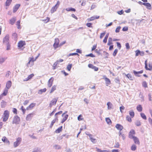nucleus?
<instances>
[{
	"mask_svg": "<svg viewBox=\"0 0 152 152\" xmlns=\"http://www.w3.org/2000/svg\"><path fill=\"white\" fill-rule=\"evenodd\" d=\"M12 86V82L11 81L9 80L7 82L6 84V88L7 89H9Z\"/></svg>",
	"mask_w": 152,
	"mask_h": 152,
	"instance_id": "obj_17",
	"label": "nucleus"
},
{
	"mask_svg": "<svg viewBox=\"0 0 152 152\" xmlns=\"http://www.w3.org/2000/svg\"><path fill=\"white\" fill-rule=\"evenodd\" d=\"M62 128V126L60 127L56 130L55 132L56 133H59L61 131Z\"/></svg>",
	"mask_w": 152,
	"mask_h": 152,
	"instance_id": "obj_35",
	"label": "nucleus"
},
{
	"mask_svg": "<svg viewBox=\"0 0 152 152\" xmlns=\"http://www.w3.org/2000/svg\"><path fill=\"white\" fill-rule=\"evenodd\" d=\"M147 60H146L145 61V68L146 70H151V69H149V68H148V64L147 63Z\"/></svg>",
	"mask_w": 152,
	"mask_h": 152,
	"instance_id": "obj_44",
	"label": "nucleus"
},
{
	"mask_svg": "<svg viewBox=\"0 0 152 152\" xmlns=\"http://www.w3.org/2000/svg\"><path fill=\"white\" fill-rule=\"evenodd\" d=\"M6 102L4 100H2L1 102V108H4L5 107L6 104Z\"/></svg>",
	"mask_w": 152,
	"mask_h": 152,
	"instance_id": "obj_23",
	"label": "nucleus"
},
{
	"mask_svg": "<svg viewBox=\"0 0 152 152\" xmlns=\"http://www.w3.org/2000/svg\"><path fill=\"white\" fill-rule=\"evenodd\" d=\"M86 134L88 135L90 139L91 140V141L93 143H96V139L95 138H94L92 137V135L91 134H87L86 133Z\"/></svg>",
	"mask_w": 152,
	"mask_h": 152,
	"instance_id": "obj_10",
	"label": "nucleus"
},
{
	"mask_svg": "<svg viewBox=\"0 0 152 152\" xmlns=\"http://www.w3.org/2000/svg\"><path fill=\"white\" fill-rule=\"evenodd\" d=\"M68 117V115L66 114V115L62 119V120L61 121L62 123H64L67 119Z\"/></svg>",
	"mask_w": 152,
	"mask_h": 152,
	"instance_id": "obj_26",
	"label": "nucleus"
},
{
	"mask_svg": "<svg viewBox=\"0 0 152 152\" xmlns=\"http://www.w3.org/2000/svg\"><path fill=\"white\" fill-rule=\"evenodd\" d=\"M137 109L139 112H141L142 110V107L140 105H138L137 107Z\"/></svg>",
	"mask_w": 152,
	"mask_h": 152,
	"instance_id": "obj_29",
	"label": "nucleus"
},
{
	"mask_svg": "<svg viewBox=\"0 0 152 152\" xmlns=\"http://www.w3.org/2000/svg\"><path fill=\"white\" fill-rule=\"evenodd\" d=\"M105 120L107 123L109 124H110L112 123L110 119L109 118H106Z\"/></svg>",
	"mask_w": 152,
	"mask_h": 152,
	"instance_id": "obj_43",
	"label": "nucleus"
},
{
	"mask_svg": "<svg viewBox=\"0 0 152 152\" xmlns=\"http://www.w3.org/2000/svg\"><path fill=\"white\" fill-rule=\"evenodd\" d=\"M125 107L124 106H121L120 107V112L122 113L123 112V110H124Z\"/></svg>",
	"mask_w": 152,
	"mask_h": 152,
	"instance_id": "obj_54",
	"label": "nucleus"
},
{
	"mask_svg": "<svg viewBox=\"0 0 152 152\" xmlns=\"http://www.w3.org/2000/svg\"><path fill=\"white\" fill-rule=\"evenodd\" d=\"M66 10L67 11H72L75 12L76 10L75 9L72 7H68L66 9Z\"/></svg>",
	"mask_w": 152,
	"mask_h": 152,
	"instance_id": "obj_28",
	"label": "nucleus"
},
{
	"mask_svg": "<svg viewBox=\"0 0 152 152\" xmlns=\"http://www.w3.org/2000/svg\"><path fill=\"white\" fill-rule=\"evenodd\" d=\"M21 141V138L18 137L16 141L14 142V146L15 147L18 146L20 144Z\"/></svg>",
	"mask_w": 152,
	"mask_h": 152,
	"instance_id": "obj_6",
	"label": "nucleus"
},
{
	"mask_svg": "<svg viewBox=\"0 0 152 152\" xmlns=\"http://www.w3.org/2000/svg\"><path fill=\"white\" fill-rule=\"evenodd\" d=\"M143 72V70H141L139 72H137L135 70L133 71V73L136 76L140 77V76L139 75V74H142Z\"/></svg>",
	"mask_w": 152,
	"mask_h": 152,
	"instance_id": "obj_13",
	"label": "nucleus"
},
{
	"mask_svg": "<svg viewBox=\"0 0 152 152\" xmlns=\"http://www.w3.org/2000/svg\"><path fill=\"white\" fill-rule=\"evenodd\" d=\"M53 148L55 149H59L61 148V146L58 145H55L53 146Z\"/></svg>",
	"mask_w": 152,
	"mask_h": 152,
	"instance_id": "obj_47",
	"label": "nucleus"
},
{
	"mask_svg": "<svg viewBox=\"0 0 152 152\" xmlns=\"http://www.w3.org/2000/svg\"><path fill=\"white\" fill-rule=\"evenodd\" d=\"M20 121V118L17 115L15 116L13 118V121L12 122V124H19Z\"/></svg>",
	"mask_w": 152,
	"mask_h": 152,
	"instance_id": "obj_1",
	"label": "nucleus"
},
{
	"mask_svg": "<svg viewBox=\"0 0 152 152\" xmlns=\"http://www.w3.org/2000/svg\"><path fill=\"white\" fill-rule=\"evenodd\" d=\"M59 43V40L58 38L55 39V42L53 45V46L55 49H56L58 47V45Z\"/></svg>",
	"mask_w": 152,
	"mask_h": 152,
	"instance_id": "obj_8",
	"label": "nucleus"
},
{
	"mask_svg": "<svg viewBox=\"0 0 152 152\" xmlns=\"http://www.w3.org/2000/svg\"><path fill=\"white\" fill-rule=\"evenodd\" d=\"M62 113V111H61L56 113L55 115V117H58L57 115H58L61 114Z\"/></svg>",
	"mask_w": 152,
	"mask_h": 152,
	"instance_id": "obj_53",
	"label": "nucleus"
},
{
	"mask_svg": "<svg viewBox=\"0 0 152 152\" xmlns=\"http://www.w3.org/2000/svg\"><path fill=\"white\" fill-rule=\"evenodd\" d=\"M54 78L53 77H51L48 80V86L49 87H50L53 83V82L54 80Z\"/></svg>",
	"mask_w": 152,
	"mask_h": 152,
	"instance_id": "obj_9",
	"label": "nucleus"
},
{
	"mask_svg": "<svg viewBox=\"0 0 152 152\" xmlns=\"http://www.w3.org/2000/svg\"><path fill=\"white\" fill-rule=\"evenodd\" d=\"M105 80L106 84L109 85L110 83V81L109 78L107 77H105Z\"/></svg>",
	"mask_w": 152,
	"mask_h": 152,
	"instance_id": "obj_38",
	"label": "nucleus"
},
{
	"mask_svg": "<svg viewBox=\"0 0 152 152\" xmlns=\"http://www.w3.org/2000/svg\"><path fill=\"white\" fill-rule=\"evenodd\" d=\"M121 27L120 26L118 27L116 29L115 31L116 33H118L120 31V29L121 28Z\"/></svg>",
	"mask_w": 152,
	"mask_h": 152,
	"instance_id": "obj_57",
	"label": "nucleus"
},
{
	"mask_svg": "<svg viewBox=\"0 0 152 152\" xmlns=\"http://www.w3.org/2000/svg\"><path fill=\"white\" fill-rule=\"evenodd\" d=\"M118 52V50L117 49L115 50L113 54V55L114 56H116V54Z\"/></svg>",
	"mask_w": 152,
	"mask_h": 152,
	"instance_id": "obj_51",
	"label": "nucleus"
},
{
	"mask_svg": "<svg viewBox=\"0 0 152 152\" xmlns=\"http://www.w3.org/2000/svg\"><path fill=\"white\" fill-rule=\"evenodd\" d=\"M36 59H35V60H34V58H30V59L29 60H31V65L30 66H32L34 64L33 62L36 60Z\"/></svg>",
	"mask_w": 152,
	"mask_h": 152,
	"instance_id": "obj_50",
	"label": "nucleus"
},
{
	"mask_svg": "<svg viewBox=\"0 0 152 152\" xmlns=\"http://www.w3.org/2000/svg\"><path fill=\"white\" fill-rule=\"evenodd\" d=\"M9 35L8 34H7L5 37L3 39V43L6 44H8L9 43Z\"/></svg>",
	"mask_w": 152,
	"mask_h": 152,
	"instance_id": "obj_4",
	"label": "nucleus"
},
{
	"mask_svg": "<svg viewBox=\"0 0 152 152\" xmlns=\"http://www.w3.org/2000/svg\"><path fill=\"white\" fill-rule=\"evenodd\" d=\"M8 91V89L6 88H5L3 92L1 94L4 96H6L7 94Z\"/></svg>",
	"mask_w": 152,
	"mask_h": 152,
	"instance_id": "obj_32",
	"label": "nucleus"
},
{
	"mask_svg": "<svg viewBox=\"0 0 152 152\" xmlns=\"http://www.w3.org/2000/svg\"><path fill=\"white\" fill-rule=\"evenodd\" d=\"M119 144L118 142H116L115 143V145H114V147L116 148H119Z\"/></svg>",
	"mask_w": 152,
	"mask_h": 152,
	"instance_id": "obj_56",
	"label": "nucleus"
},
{
	"mask_svg": "<svg viewBox=\"0 0 152 152\" xmlns=\"http://www.w3.org/2000/svg\"><path fill=\"white\" fill-rule=\"evenodd\" d=\"M35 103H31L27 107L26 110H28L32 109L35 106Z\"/></svg>",
	"mask_w": 152,
	"mask_h": 152,
	"instance_id": "obj_16",
	"label": "nucleus"
},
{
	"mask_svg": "<svg viewBox=\"0 0 152 152\" xmlns=\"http://www.w3.org/2000/svg\"><path fill=\"white\" fill-rule=\"evenodd\" d=\"M58 98H53L50 102V106L51 107L53 105H55L56 104V102L58 100Z\"/></svg>",
	"mask_w": 152,
	"mask_h": 152,
	"instance_id": "obj_7",
	"label": "nucleus"
},
{
	"mask_svg": "<svg viewBox=\"0 0 152 152\" xmlns=\"http://www.w3.org/2000/svg\"><path fill=\"white\" fill-rule=\"evenodd\" d=\"M88 66L89 68L92 69H93V67L94 66L93 64H88Z\"/></svg>",
	"mask_w": 152,
	"mask_h": 152,
	"instance_id": "obj_64",
	"label": "nucleus"
},
{
	"mask_svg": "<svg viewBox=\"0 0 152 152\" xmlns=\"http://www.w3.org/2000/svg\"><path fill=\"white\" fill-rule=\"evenodd\" d=\"M139 97L140 98L142 99V101H144V97L142 93L141 92H140V93Z\"/></svg>",
	"mask_w": 152,
	"mask_h": 152,
	"instance_id": "obj_39",
	"label": "nucleus"
},
{
	"mask_svg": "<svg viewBox=\"0 0 152 152\" xmlns=\"http://www.w3.org/2000/svg\"><path fill=\"white\" fill-rule=\"evenodd\" d=\"M25 45V42L24 41H20L18 43V47L21 48L22 47Z\"/></svg>",
	"mask_w": 152,
	"mask_h": 152,
	"instance_id": "obj_14",
	"label": "nucleus"
},
{
	"mask_svg": "<svg viewBox=\"0 0 152 152\" xmlns=\"http://www.w3.org/2000/svg\"><path fill=\"white\" fill-rule=\"evenodd\" d=\"M135 124L138 126H140L141 125V122L139 120H137L135 122Z\"/></svg>",
	"mask_w": 152,
	"mask_h": 152,
	"instance_id": "obj_46",
	"label": "nucleus"
},
{
	"mask_svg": "<svg viewBox=\"0 0 152 152\" xmlns=\"http://www.w3.org/2000/svg\"><path fill=\"white\" fill-rule=\"evenodd\" d=\"M72 64H68L67 65L66 68H67V70L68 71H70V70L72 68Z\"/></svg>",
	"mask_w": 152,
	"mask_h": 152,
	"instance_id": "obj_49",
	"label": "nucleus"
},
{
	"mask_svg": "<svg viewBox=\"0 0 152 152\" xmlns=\"http://www.w3.org/2000/svg\"><path fill=\"white\" fill-rule=\"evenodd\" d=\"M12 38L15 40H16L17 39V34L15 33H13L12 35Z\"/></svg>",
	"mask_w": 152,
	"mask_h": 152,
	"instance_id": "obj_31",
	"label": "nucleus"
},
{
	"mask_svg": "<svg viewBox=\"0 0 152 152\" xmlns=\"http://www.w3.org/2000/svg\"><path fill=\"white\" fill-rule=\"evenodd\" d=\"M50 20L49 18L47 17V19H44V20H41L42 21H45L46 23H47Z\"/></svg>",
	"mask_w": 152,
	"mask_h": 152,
	"instance_id": "obj_61",
	"label": "nucleus"
},
{
	"mask_svg": "<svg viewBox=\"0 0 152 152\" xmlns=\"http://www.w3.org/2000/svg\"><path fill=\"white\" fill-rule=\"evenodd\" d=\"M140 51L139 50H137L135 51V56H138L139 54H140Z\"/></svg>",
	"mask_w": 152,
	"mask_h": 152,
	"instance_id": "obj_58",
	"label": "nucleus"
},
{
	"mask_svg": "<svg viewBox=\"0 0 152 152\" xmlns=\"http://www.w3.org/2000/svg\"><path fill=\"white\" fill-rule=\"evenodd\" d=\"M16 20V19L15 18H12L10 20V23L12 25H13L15 23Z\"/></svg>",
	"mask_w": 152,
	"mask_h": 152,
	"instance_id": "obj_24",
	"label": "nucleus"
},
{
	"mask_svg": "<svg viewBox=\"0 0 152 152\" xmlns=\"http://www.w3.org/2000/svg\"><path fill=\"white\" fill-rule=\"evenodd\" d=\"M106 34V33L105 32H104L103 33H101L100 34V38L101 39Z\"/></svg>",
	"mask_w": 152,
	"mask_h": 152,
	"instance_id": "obj_55",
	"label": "nucleus"
},
{
	"mask_svg": "<svg viewBox=\"0 0 152 152\" xmlns=\"http://www.w3.org/2000/svg\"><path fill=\"white\" fill-rule=\"evenodd\" d=\"M32 152H41V150L40 148H35Z\"/></svg>",
	"mask_w": 152,
	"mask_h": 152,
	"instance_id": "obj_34",
	"label": "nucleus"
},
{
	"mask_svg": "<svg viewBox=\"0 0 152 152\" xmlns=\"http://www.w3.org/2000/svg\"><path fill=\"white\" fill-rule=\"evenodd\" d=\"M137 146L134 144L132 145L131 147V150L132 151H135L136 150Z\"/></svg>",
	"mask_w": 152,
	"mask_h": 152,
	"instance_id": "obj_40",
	"label": "nucleus"
},
{
	"mask_svg": "<svg viewBox=\"0 0 152 152\" xmlns=\"http://www.w3.org/2000/svg\"><path fill=\"white\" fill-rule=\"evenodd\" d=\"M86 56L87 57V56H90L91 57H95V56L93 55L92 53H90L89 54H88V55H86Z\"/></svg>",
	"mask_w": 152,
	"mask_h": 152,
	"instance_id": "obj_59",
	"label": "nucleus"
},
{
	"mask_svg": "<svg viewBox=\"0 0 152 152\" xmlns=\"http://www.w3.org/2000/svg\"><path fill=\"white\" fill-rule=\"evenodd\" d=\"M126 77L130 80H133V78L132 77V75L130 74H128L126 75Z\"/></svg>",
	"mask_w": 152,
	"mask_h": 152,
	"instance_id": "obj_41",
	"label": "nucleus"
},
{
	"mask_svg": "<svg viewBox=\"0 0 152 152\" xmlns=\"http://www.w3.org/2000/svg\"><path fill=\"white\" fill-rule=\"evenodd\" d=\"M58 117H55L54 119L51 122V124L50 125V128H51L53 126L54 123L56 122H58Z\"/></svg>",
	"mask_w": 152,
	"mask_h": 152,
	"instance_id": "obj_18",
	"label": "nucleus"
},
{
	"mask_svg": "<svg viewBox=\"0 0 152 152\" xmlns=\"http://www.w3.org/2000/svg\"><path fill=\"white\" fill-rule=\"evenodd\" d=\"M99 18V16L97 17L93 16L90 18L88 19V21H90L93 20L95 19H98Z\"/></svg>",
	"mask_w": 152,
	"mask_h": 152,
	"instance_id": "obj_21",
	"label": "nucleus"
},
{
	"mask_svg": "<svg viewBox=\"0 0 152 152\" xmlns=\"http://www.w3.org/2000/svg\"><path fill=\"white\" fill-rule=\"evenodd\" d=\"M142 86L145 88H147V84L146 82L144 81L142 83Z\"/></svg>",
	"mask_w": 152,
	"mask_h": 152,
	"instance_id": "obj_48",
	"label": "nucleus"
},
{
	"mask_svg": "<svg viewBox=\"0 0 152 152\" xmlns=\"http://www.w3.org/2000/svg\"><path fill=\"white\" fill-rule=\"evenodd\" d=\"M135 134V132L134 129H132L130 131L129 134V137L131 139H132L134 137H135L134 136V135Z\"/></svg>",
	"mask_w": 152,
	"mask_h": 152,
	"instance_id": "obj_5",
	"label": "nucleus"
},
{
	"mask_svg": "<svg viewBox=\"0 0 152 152\" xmlns=\"http://www.w3.org/2000/svg\"><path fill=\"white\" fill-rule=\"evenodd\" d=\"M56 85H54L52 87L51 91L50 92V94L52 93L53 91H54L56 89Z\"/></svg>",
	"mask_w": 152,
	"mask_h": 152,
	"instance_id": "obj_37",
	"label": "nucleus"
},
{
	"mask_svg": "<svg viewBox=\"0 0 152 152\" xmlns=\"http://www.w3.org/2000/svg\"><path fill=\"white\" fill-rule=\"evenodd\" d=\"M145 6L149 10L151 9V5L150 3H146Z\"/></svg>",
	"mask_w": 152,
	"mask_h": 152,
	"instance_id": "obj_45",
	"label": "nucleus"
},
{
	"mask_svg": "<svg viewBox=\"0 0 152 152\" xmlns=\"http://www.w3.org/2000/svg\"><path fill=\"white\" fill-rule=\"evenodd\" d=\"M148 120L149 123L152 126V119L151 118H149Z\"/></svg>",
	"mask_w": 152,
	"mask_h": 152,
	"instance_id": "obj_62",
	"label": "nucleus"
},
{
	"mask_svg": "<svg viewBox=\"0 0 152 152\" xmlns=\"http://www.w3.org/2000/svg\"><path fill=\"white\" fill-rule=\"evenodd\" d=\"M46 90L47 89L46 88L40 89L38 91V93L39 94H41L43 92H45L46 91Z\"/></svg>",
	"mask_w": 152,
	"mask_h": 152,
	"instance_id": "obj_22",
	"label": "nucleus"
},
{
	"mask_svg": "<svg viewBox=\"0 0 152 152\" xmlns=\"http://www.w3.org/2000/svg\"><path fill=\"white\" fill-rule=\"evenodd\" d=\"M60 4V2L59 1H58L56 4L51 8L50 11L51 13H53L58 8Z\"/></svg>",
	"mask_w": 152,
	"mask_h": 152,
	"instance_id": "obj_3",
	"label": "nucleus"
},
{
	"mask_svg": "<svg viewBox=\"0 0 152 152\" xmlns=\"http://www.w3.org/2000/svg\"><path fill=\"white\" fill-rule=\"evenodd\" d=\"M129 114L132 118H133L134 116V113L133 110H132L129 112Z\"/></svg>",
	"mask_w": 152,
	"mask_h": 152,
	"instance_id": "obj_25",
	"label": "nucleus"
},
{
	"mask_svg": "<svg viewBox=\"0 0 152 152\" xmlns=\"http://www.w3.org/2000/svg\"><path fill=\"white\" fill-rule=\"evenodd\" d=\"M140 115L141 117L144 120H146L147 118L146 116L143 113H141Z\"/></svg>",
	"mask_w": 152,
	"mask_h": 152,
	"instance_id": "obj_42",
	"label": "nucleus"
},
{
	"mask_svg": "<svg viewBox=\"0 0 152 152\" xmlns=\"http://www.w3.org/2000/svg\"><path fill=\"white\" fill-rule=\"evenodd\" d=\"M107 108L108 110H110L112 108L113 105L110 102H108L107 103Z\"/></svg>",
	"mask_w": 152,
	"mask_h": 152,
	"instance_id": "obj_20",
	"label": "nucleus"
},
{
	"mask_svg": "<svg viewBox=\"0 0 152 152\" xmlns=\"http://www.w3.org/2000/svg\"><path fill=\"white\" fill-rule=\"evenodd\" d=\"M20 6V4H16L13 8V12H15L18 10V9Z\"/></svg>",
	"mask_w": 152,
	"mask_h": 152,
	"instance_id": "obj_11",
	"label": "nucleus"
},
{
	"mask_svg": "<svg viewBox=\"0 0 152 152\" xmlns=\"http://www.w3.org/2000/svg\"><path fill=\"white\" fill-rule=\"evenodd\" d=\"M33 113H31L28 114L26 117V119L27 121H30L33 117Z\"/></svg>",
	"mask_w": 152,
	"mask_h": 152,
	"instance_id": "obj_15",
	"label": "nucleus"
},
{
	"mask_svg": "<svg viewBox=\"0 0 152 152\" xmlns=\"http://www.w3.org/2000/svg\"><path fill=\"white\" fill-rule=\"evenodd\" d=\"M126 119L129 122H131L132 121L131 118L129 115H127L126 117Z\"/></svg>",
	"mask_w": 152,
	"mask_h": 152,
	"instance_id": "obj_52",
	"label": "nucleus"
},
{
	"mask_svg": "<svg viewBox=\"0 0 152 152\" xmlns=\"http://www.w3.org/2000/svg\"><path fill=\"white\" fill-rule=\"evenodd\" d=\"M12 0H7L5 2V5L6 6H9L10 4L12 2Z\"/></svg>",
	"mask_w": 152,
	"mask_h": 152,
	"instance_id": "obj_27",
	"label": "nucleus"
},
{
	"mask_svg": "<svg viewBox=\"0 0 152 152\" xmlns=\"http://www.w3.org/2000/svg\"><path fill=\"white\" fill-rule=\"evenodd\" d=\"M2 141L6 143H9V142L6 137H3L2 139Z\"/></svg>",
	"mask_w": 152,
	"mask_h": 152,
	"instance_id": "obj_33",
	"label": "nucleus"
},
{
	"mask_svg": "<svg viewBox=\"0 0 152 152\" xmlns=\"http://www.w3.org/2000/svg\"><path fill=\"white\" fill-rule=\"evenodd\" d=\"M117 44V46L119 48V49L120 50L121 48V46L120 44V43L119 42H116Z\"/></svg>",
	"mask_w": 152,
	"mask_h": 152,
	"instance_id": "obj_60",
	"label": "nucleus"
},
{
	"mask_svg": "<svg viewBox=\"0 0 152 152\" xmlns=\"http://www.w3.org/2000/svg\"><path fill=\"white\" fill-rule=\"evenodd\" d=\"M34 76V75L33 74H31L29 75L28 77L29 80L31 79Z\"/></svg>",
	"mask_w": 152,
	"mask_h": 152,
	"instance_id": "obj_63",
	"label": "nucleus"
},
{
	"mask_svg": "<svg viewBox=\"0 0 152 152\" xmlns=\"http://www.w3.org/2000/svg\"><path fill=\"white\" fill-rule=\"evenodd\" d=\"M116 128L118 130L121 131L123 129V126L119 124H117L115 126Z\"/></svg>",
	"mask_w": 152,
	"mask_h": 152,
	"instance_id": "obj_12",
	"label": "nucleus"
},
{
	"mask_svg": "<svg viewBox=\"0 0 152 152\" xmlns=\"http://www.w3.org/2000/svg\"><path fill=\"white\" fill-rule=\"evenodd\" d=\"M132 139L133 140L135 144L138 145L140 144V141H139V139L137 137H134Z\"/></svg>",
	"mask_w": 152,
	"mask_h": 152,
	"instance_id": "obj_19",
	"label": "nucleus"
},
{
	"mask_svg": "<svg viewBox=\"0 0 152 152\" xmlns=\"http://www.w3.org/2000/svg\"><path fill=\"white\" fill-rule=\"evenodd\" d=\"M112 39L111 37H109L108 39V42L107 43V45H110L111 44H113V42H112Z\"/></svg>",
	"mask_w": 152,
	"mask_h": 152,
	"instance_id": "obj_36",
	"label": "nucleus"
},
{
	"mask_svg": "<svg viewBox=\"0 0 152 152\" xmlns=\"http://www.w3.org/2000/svg\"><path fill=\"white\" fill-rule=\"evenodd\" d=\"M3 115V121L5 122L7 120L9 117V111L7 110H5L4 112Z\"/></svg>",
	"mask_w": 152,
	"mask_h": 152,
	"instance_id": "obj_2",
	"label": "nucleus"
},
{
	"mask_svg": "<svg viewBox=\"0 0 152 152\" xmlns=\"http://www.w3.org/2000/svg\"><path fill=\"white\" fill-rule=\"evenodd\" d=\"M7 58L0 57V64H2L4 63L7 59Z\"/></svg>",
	"mask_w": 152,
	"mask_h": 152,
	"instance_id": "obj_30",
	"label": "nucleus"
}]
</instances>
